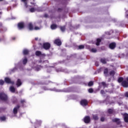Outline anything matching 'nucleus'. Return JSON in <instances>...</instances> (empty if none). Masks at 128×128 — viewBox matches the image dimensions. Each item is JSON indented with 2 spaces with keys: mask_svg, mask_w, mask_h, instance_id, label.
I'll list each match as a JSON object with an SVG mask.
<instances>
[{
  "mask_svg": "<svg viewBox=\"0 0 128 128\" xmlns=\"http://www.w3.org/2000/svg\"><path fill=\"white\" fill-rule=\"evenodd\" d=\"M0 100L3 102L8 100V95L4 92H0Z\"/></svg>",
  "mask_w": 128,
  "mask_h": 128,
  "instance_id": "nucleus-1",
  "label": "nucleus"
},
{
  "mask_svg": "<svg viewBox=\"0 0 128 128\" xmlns=\"http://www.w3.org/2000/svg\"><path fill=\"white\" fill-rule=\"evenodd\" d=\"M4 82L6 84H14V81H12L10 78L8 77L5 78Z\"/></svg>",
  "mask_w": 128,
  "mask_h": 128,
  "instance_id": "nucleus-2",
  "label": "nucleus"
},
{
  "mask_svg": "<svg viewBox=\"0 0 128 128\" xmlns=\"http://www.w3.org/2000/svg\"><path fill=\"white\" fill-rule=\"evenodd\" d=\"M6 32V28L4 27L2 22H0V32Z\"/></svg>",
  "mask_w": 128,
  "mask_h": 128,
  "instance_id": "nucleus-3",
  "label": "nucleus"
},
{
  "mask_svg": "<svg viewBox=\"0 0 128 128\" xmlns=\"http://www.w3.org/2000/svg\"><path fill=\"white\" fill-rule=\"evenodd\" d=\"M18 27L19 30H22V28H24V22L18 23Z\"/></svg>",
  "mask_w": 128,
  "mask_h": 128,
  "instance_id": "nucleus-4",
  "label": "nucleus"
},
{
  "mask_svg": "<svg viewBox=\"0 0 128 128\" xmlns=\"http://www.w3.org/2000/svg\"><path fill=\"white\" fill-rule=\"evenodd\" d=\"M43 46H44V48L45 50H48V48H50V44L48 42L44 43L43 44Z\"/></svg>",
  "mask_w": 128,
  "mask_h": 128,
  "instance_id": "nucleus-5",
  "label": "nucleus"
},
{
  "mask_svg": "<svg viewBox=\"0 0 128 128\" xmlns=\"http://www.w3.org/2000/svg\"><path fill=\"white\" fill-rule=\"evenodd\" d=\"M36 55L37 56H45L46 54H42L40 51H36Z\"/></svg>",
  "mask_w": 128,
  "mask_h": 128,
  "instance_id": "nucleus-6",
  "label": "nucleus"
},
{
  "mask_svg": "<svg viewBox=\"0 0 128 128\" xmlns=\"http://www.w3.org/2000/svg\"><path fill=\"white\" fill-rule=\"evenodd\" d=\"M20 108V105H17L16 107H15L13 110V112L14 114H18V110Z\"/></svg>",
  "mask_w": 128,
  "mask_h": 128,
  "instance_id": "nucleus-7",
  "label": "nucleus"
},
{
  "mask_svg": "<svg viewBox=\"0 0 128 128\" xmlns=\"http://www.w3.org/2000/svg\"><path fill=\"white\" fill-rule=\"evenodd\" d=\"M80 104H81V106H87L88 105V101L86 100H81Z\"/></svg>",
  "mask_w": 128,
  "mask_h": 128,
  "instance_id": "nucleus-8",
  "label": "nucleus"
},
{
  "mask_svg": "<svg viewBox=\"0 0 128 128\" xmlns=\"http://www.w3.org/2000/svg\"><path fill=\"white\" fill-rule=\"evenodd\" d=\"M84 122L86 124H88L90 122V118L88 116H86L84 118Z\"/></svg>",
  "mask_w": 128,
  "mask_h": 128,
  "instance_id": "nucleus-9",
  "label": "nucleus"
},
{
  "mask_svg": "<svg viewBox=\"0 0 128 128\" xmlns=\"http://www.w3.org/2000/svg\"><path fill=\"white\" fill-rule=\"evenodd\" d=\"M54 44H55L57 46H61L62 42H60V39H56L54 40Z\"/></svg>",
  "mask_w": 128,
  "mask_h": 128,
  "instance_id": "nucleus-10",
  "label": "nucleus"
},
{
  "mask_svg": "<svg viewBox=\"0 0 128 128\" xmlns=\"http://www.w3.org/2000/svg\"><path fill=\"white\" fill-rule=\"evenodd\" d=\"M22 84V80H20V79H18L16 83V86H17V88L20 86Z\"/></svg>",
  "mask_w": 128,
  "mask_h": 128,
  "instance_id": "nucleus-11",
  "label": "nucleus"
},
{
  "mask_svg": "<svg viewBox=\"0 0 128 128\" xmlns=\"http://www.w3.org/2000/svg\"><path fill=\"white\" fill-rule=\"evenodd\" d=\"M22 52H23V54L24 56H26V55L28 54H30V50H28V49H24L23 50Z\"/></svg>",
  "mask_w": 128,
  "mask_h": 128,
  "instance_id": "nucleus-12",
  "label": "nucleus"
},
{
  "mask_svg": "<svg viewBox=\"0 0 128 128\" xmlns=\"http://www.w3.org/2000/svg\"><path fill=\"white\" fill-rule=\"evenodd\" d=\"M109 47L111 50H114V48H116V43H114V42L111 43L110 44Z\"/></svg>",
  "mask_w": 128,
  "mask_h": 128,
  "instance_id": "nucleus-13",
  "label": "nucleus"
},
{
  "mask_svg": "<svg viewBox=\"0 0 128 128\" xmlns=\"http://www.w3.org/2000/svg\"><path fill=\"white\" fill-rule=\"evenodd\" d=\"M124 120L126 122H128V114H124Z\"/></svg>",
  "mask_w": 128,
  "mask_h": 128,
  "instance_id": "nucleus-14",
  "label": "nucleus"
},
{
  "mask_svg": "<svg viewBox=\"0 0 128 128\" xmlns=\"http://www.w3.org/2000/svg\"><path fill=\"white\" fill-rule=\"evenodd\" d=\"M122 86L124 88H128V82L126 81H124L122 82Z\"/></svg>",
  "mask_w": 128,
  "mask_h": 128,
  "instance_id": "nucleus-15",
  "label": "nucleus"
},
{
  "mask_svg": "<svg viewBox=\"0 0 128 128\" xmlns=\"http://www.w3.org/2000/svg\"><path fill=\"white\" fill-rule=\"evenodd\" d=\"M28 28L30 30H32V23L30 22V23L28 24Z\"/></svg>",
  "mask_w": 128,
  "mask_h": 128,
  "instance_id": "nucleus-16",
  "label": "nucleus"
},
{
  "mask_svg": "<svg viewBox=\"0 0 128 128\" xmlns=\"http://www.w3.org/2000/svg\"><path fill=\"white\" fill-rule=\"evenodd\" d=\"M112 122H116L118 124H120V119L115 118L112 120Z\"/></svg>",
  "mask_w": 128,
  "mask_h": 128,
  "instance_id": "nucleus-17",
  "label": "nucleus"
},
{
  "mask_svg": "<svg viewBox=\"0 0 128 128\" xmlns=\"http://www.w3.org/2000/svg\"><path fill=\"white\" fill-rule=\"evenodd\" d=\"M20 102L22 104V106H24V104L26 102L25 100H21Z\"/></svg>",
  "mask_w": 128,
  "mask_h": 128,
  "instance_id": "nucleus-18",
  "label": "nucleus"
},
{
  "mask_svg": "<svg viewBox=\"0 0 128 128\" xmlns=\"http://www.w3.org/2000/svg\"><path fill=\"white\" fill-rule=\"evenodd\" d=\"M10 90L11 92H16V88L12 86H10Z\"/></svg>",
  "mask_w": 128,
  "mask_h": 128,
  "instance_id": "nucleus-19",
  "label": "nucleus"
},
{
  "mask_svg": "<svg viewBox=\"0 0 128 128\" xmlns=\"http://www.w3.org/2000/svg\"><path fill=\"white\" fill-rule=\"evenodd\" d=\"M6 120V116H4L0 117V120H1V122H4Z\"/></svg>",
  "mask_w": 128,
  "mask_h": 128,
  "instance_id": "nucleus-20",
  "label": "nucleus"
},
{
  "mask_svg": "<svg viewBox=\"0 0 128 128\" xmlns=\"http://www.w3.org/2000/svg\"><path fill=\"white\" fill-rule=\"evenodd\" d=\"M100 42H102V40L100 38H98L96 40V46H100Z\"/></svg>",
  "mask_w": 128,
  "mask_h": 128,
  "instance_id": "nucleus-21",
  "label": "nucleus"
},
{
  "mask_svg": "<svg viewBox=\"0 0 128 128\" xmlns=\"http://www.w3.org/2000/svg\"><path fill=\"white\" fill-rule=\"evenodd\" d=\"M26 62H28V59L25 58L22 60V64H26Z\"/></svg>",
  "mask_w": 128,
  "mask_h": 128,
  "instance_id": "nucleus-22",
  "label": "nucleus"
},
{
  "mask_svg": "<svg viewBox=\"0 0 128 128\" xmlns=\"http://www.w3.org/2000/svg\"><path fill=\"white\" fill-rule=\"evenodd\" d=\"M101 62H102V64H106V60L104 58H102L100 60Z\"/></svg>",
  "mask_w": 128,
  "mask_h": 128,
  "instance_id": "nucleus-23",
  "label": "nucleus"
},
{
  "mask_svg": "<svg viewBox=\"0 0 128 128\" xmlns=\"http://www.w3.org/2000/svg\"><path fill=\"white\" fill-rule=\"evenodd\" d=\"M52 30H56V24H52L50 26Z\"/></svg>",
  "mask_w": 128,
  "mask_h": 128,
  "instance_id": "nucleus-24",
  "label": "nucleus"
},
{
  "mask_svg": "<svg viewBox=\"0 0 128 128\" xmlns=\"http://www.w3.org/2000/svg\"><path fill=\"white\" fill-rule=\"evenodd\" d=\"M82 48H84V45H80L78 46L79 50H82Z\"/></svg>",
  "mask_w": 128,
  "mask_h": 128,
  "instance_id": "nucleus-25",
  "label": "nucleus"
},
{
  "mask_svg": "<svg viewBox=\"0 0 128 128\" xmlns=\"http://www.w3.org/2000/svg\"><path fill=\"white\" fill-rule=\"evenodd\" d=\"M4 81L2 80H0V86H4Z\"/></svg>",
  "mask_w": 128,
  "mask_h": 128,
  "instance_id": "nucleus-26",
  "label": "nucleus"
},
{
  "mask_svg": "<svg viewBox=\"0 0 128 128\" xmlns=\"http://www.w3.org/2000/svg\"><path fill=\"white\" fill-rule=\"evenodd\" d=\"M40 68H42L40 66H38L37 68H34L35 70H40Z\"/></svg>",
  "mask_w": 128,
  "mask_h": 128,
  "instance_id": "nucleus-27",
  "label": "nucleus"
},
{
  "mask_svg": "<svg viewBox=\"0 0 128 128\" xmlns=\"http://www.w3.org/2000/svg\"><path fill=\"white\" fill-rule=\"evenodd\" d=\"M93 85H94V82H90L88 84V86H93Z\"/></svg>",
  "mask_w": 128,
  "mask_h": 128,
  "instance_id": "nucleus-28",
  "label": "nucleus"
},
{
  "mask_svg": "<svg viewBox=\"0 0 128 128\" xmlns=\"http://www.w3.org/2000/svg\"><path fill=\"white\" fill-rule=\"evenodd\" d=\"M122 80H124V78H120L118 79V82H122Z\"/></svg>",
  "mask_w": 128,
  "mask_h": 128,
  "instance_id": "nucleus-29",
  "label": "nucleus"
},
{
  "mask_svg": "<svg viewBox=\"0 0 128 128\" xmlns=\"http://www.w3.org/2000/svg\"><path fill=\"white\" fill-rule=\"evenodd\" d=\"M93 118H94V120H98V116H96V115H94Z\"/></svg>",
  "mask_w": 128,
  "mask_h": 128,
  "instance_id": "nucleus-30",
  "label": "nucleus"
},
{
  "mask_svg": "<svg viewBox=\"0 0 128 128\" xmlns=\"http://www.w3.org/2000/svg\"><path fill=\"white\" fill-rule=\"evenodd\" d=\"M60 30L62 32H64V30H66L65 26L60 27Z\"/></svg>",
  "mask_w": 128,
  "mask_h": 128,
  "instance_id": "nucleus-31",
  "label": "nucleus"
},
{
  "mask_svg": "<svg viewBox=\"0 0 128 128\" xmlns=\"http://www.w3.org/2000/svg\"><path fill=\"white\" fill-rule=\"evenodd\" d=\"M91 52H96V48H92L91 50Z\"/></svg>",
  "mask_w": 128,
  "mask_h": 128,
  "instance_id": "nucleus-32",
  "label": "nucleus"
},
{
  "mask_svg": "<svg viewBox=\"0 0 128 128\" xmlns=\"http://www.w3.org/2000/svg\"><path fill=\"white\" fill-rule=\"evenodd\" d=\"M101 84H102V86H104V88H106V82H102Z\"/></svg>",
  "mask_w": 128,
  "mask_h": 128,
  "instance_id": "nucleus-33",
  "label": "nucleus"
},
{
  "mask_svg": "<svg viewBox=\"0 0 128 128\" xmlns=\"http://www.w3.org/2000/svg\"><path fill=\"white\" fill-rule=\"evenodd\" d=\"M114 71H112V72H110V76H114Z\"/></svg>",
  "mask_w": 128,
  "mask_h": 128,
  "instance_id": "nucleus-34",
  "label": "nucleus"
},
{
  "mask_svg": "<svg viewBox=\"0 0 128 128\" xmlns=\"http://www.w3.org/2000/svg\"><path fill=\"white\" fill-rule=\"evenodd\" d=\"M112 112H113V110H112V109H109V110H108V112L109 114H112Z\"/></svg>",
  "mask_w": 128,
  "mask_h": 128,
  "instance_id": "nucleus-35",
  "label": "nucleus"
},
{
  "mask_svg": "<svg viewBox=\"0 0 128 128\" xmlns=\"http://www.w3.org/2000/svg\"><path fill=\"white\" fill-rule=\"evenodd\" d=\"M21 2H24L26 6V2H28V0H21Z\"/></svg>",
  "mask_w": 128,
  "mask_h": 128,
  "instance_id": "nucleus-36",
  "label": "nucleus"
},
{
  "mask_svg": "<svg viewBox=\"0 0 128 128\" xmlns=\"http://www.w3.org/2000/svg\"><path fill=\"white\" fill-rule=\"evenodd\" d=\"M108 70L107 68H106L104 70V74H108Z\"/></svg>",
  "mask_w": 128,
  "mask_h": 128,
  "instance_id": "nucleus-37",
  "label": "nucleus"
},
{
  "mask_svg": "<svg viewBox=\"0 0 128 128\" xmlns=\"http://www.w3.org/2000/svg\"><path fill=\"white\" fill-rule=\"evenodd\" d=\"M92 92H94V90H92V88H90V89L88 90V92H89L92 93Z\"/></svg>",
  "mask_w": 128,
  "mask_h": 128,
  "instance_id": "nucleus-38",
  "label": "nucleus"
},
{
  "mask_svg": "<svg viewBox=\"0 0 128 128\" xmlns=\"http://www.w3.org/2000/svg\"><path fill=\"white\" fill-rule=\"evenodd\" d=\"M2 40H4V36H2V38H0V42H2Z\"/></svg>",
  "mask_w": 128,
  "mask_h": 128,
  "instance_id": "nucleus-39",
  "label": "nucleus"
},
{
  "mask_svg": "<svg viewBox=\"0 0 128 128\" xmlns=\"http://www.w3.org/2000/svg\"><path fill=\"white\" fill-rule=\"evenodd\" d=\"M101 122H104V118L102 117L100 118Z\"/></svg>",
  "mask_w": 128,
  "mask_h": 128,
  "instance_id": "nucleus-40",
  "label": "nucleus"
},
{
  "mask_svg": "<svg viewBox=\"0 0 128 128\" xmlns=\"http://www.w3.org/2000/svg\"><path fill=\"white\" fill-rule=\"evenodd\" d=\"M36 7H35L34 8H32V12H36Z\"/></svg>",
  "mask_w": 128,
  "mask_h": 128,
  "instance_id": "nucleus-41",
  "label": "nucleus"
},
{
  "mask_svg": "<svg viewBox=\"0 0 128 128\" xmlns=\"http://www.w3.org/2000/svg\"><path fill=\"white\" fill-rule=\"evenodd\" d=\"M102 94H104V91L103 90H102L100 92Z\"/></svg>",
  "mask_w": 128,
  "mask_h": 128,
  "instance_id": "nucleus-42",
  "label": "nucleus"
},
{
  "mask_svg": "<svg viewBox=\"0 0 128 128\" xmlns=\"http://www.w3.org/2000/svg\"><path fill=\"white\" fill-rule=\"evenodd\" d=\"M30 12H32V7H31L30 10Z\"/></svg>",
  "mask_w": 128,
  "mask_h": 128,
  "instance_id": "nucleus-43",
  "label": "nucleus"
},
{
  "mask_svg": "<svg viewBox=\"0 0 128 128\" xmlns=\"http://www.w3.org/2000/svg\"><path fill=\"white\" fill-rule=\"evenodd\" d=\"M16 102H18L17 100H16L15 101H13V104H16Z\"/></svg>",
  "mask_w": 128,
  "mask_h": 128,
  "instance_id": "nucleus-44",
  "label": "nucleus"
},
{
  "mask_svg": "<svg viewBox=\"0 0 128 128\" xmlns=\"http://www.w3.org/2000/svg\"><path fill=\"white\" fill-rule=\"evenodd\" d=\"M40 29V28H38V27H35L34 28V30H39Z\"/></svg>",
  "mask_w": 128,
  "mask_h": 128,
  "instance_id": "nucleus-45",
  "label": "nucleus"
},
{
  "mask_svg": "<svg viewBox=\"0 0 128 128\" xmlns=\"http://www.w3.org/2000/svg\"><path fill=\"white\" fill-rule=\"evenodd\" d=\"M127 98H128V92H126L125 94Z\"/></svg>",
  "mask_w": 128,
  "mask_h": 128,
  "instance_id": "nucleus-46",
  "label": "nucleus"
},
{
  "mask_svg": "<svg viewBox=\"0 0 128 128\" xmlns=\"http://www.w3.org/2000/svg\"><path fill=\"white\" fill-rule=\"evenodd\" d=\"M55 90V92H60V90Z\"/></svg>",
  "mask_w": 128,
  "mask_h": 128,
  "instance_id": "nucleus-47",
  "label": "nucleus"
},
{
  "mask_svg": "<svg viewBox=\"0 0 128 128\" xmlns=\"http://www.w3.org/2000/svg\"><path fill=\"white\" fill-rule=\"evenodd\" d=\"M96 66H98V62H96Z\"/></svg>",
  "mask_w": 128,
  "mask_h": 128,
  "instance_id": "nucleus-48",
  "label": "nucleus"
},
{
  "mask_svg": "<svg viewBox=\"0 0 128 128\" xmlns=\"http://www.w3.org/2000/svg\"><path fill=\"white\" fill-rule=\"evenodd\" d=\"M12 40H16V38L13 37V38H12Z\"/></svg>",
  "mask_w": 128,
  "mask_h": 128,
  "instance_id": "nucleus-49",
  "label": "nucleus"
},
{
  "mask_svg": "<svg viewBox=\"0 0 128 128\" xmlns=\"http://www.w3.org/2000/svg\"><path fill=\"white\" fill-rule=\"evenodd\" d=\"M38 40V38H35V40Z\"/></svg>",
  "mask_w": 128,
  "mask_h": 128,
  "instance_id": "nucleus-50",
  "label": "nucleus"
},
{
  "mask_svg": "<svg viewBox=\"0 0 128 128\" xmlns=\"http://www.w3.org/2000/svg\"><path fill=\"white\" fill-rule=\"evenodd\" d=\"M0 14H2V12H0Z\"/></svg>",
  "mask_w": 128,
  "mask_h": 128,
  "instance_id": "nucleus-51",
  "label": "nucleus"
},
{
  "mask_svg": "<svg viewBox=\"0 0 128 128\" xmlns=\"http://www.w3.org/2000/svg\"><path fill=\"white\" fill-rule=\"evenodd\" d=\"M45 16L46 18L48 16V14H45Z\"/></svg>",
  "mask_w": 128,
  "mask_h": 128,
  "instance_id": "nucleus-52",
  "label": "nucleus"
},
{
  "mask_svg": "<svg viewBox=\"0 0 128 128\" xmlns=\"http://www.w3.org/2000/svg\"><path fill=\"white\" fill-rule=\"evenodd\" d=\"M0 2H4V0H0Z\"/></svg>",
  "mask_w": 128,
  "mask_h": 128,
  "instance_id": "nucleus-53",
  "label": "nucleus"
},
{
  "mask_svg": "<svg viewBox=\"0 0 128 128\" xmlns=\"http://www.w3.org/2000/svg\"><path fill=\"white\" fill-rule=\"evenodd\" d=\"M126 80H128V78H126Z\"/></svg>",
  "mask_w": 128,
  "mask_h": 128,
  "instance_id": "nucleus-54",
  "label": "nucleus"
},
{
  "mask_svg": "<svg viewBox=\"0 0 128 128\" xmlns=\"http://www.w3.org/2000/svg\"><path fill=\"white\" fill-rule=\"evenodd\" d=\"M2 18V16H0V19H1Z\"/></svg>",
  "mask_w": 128,
  "mask_h": 128,
  "instance_id": "nucleus-55",
  "label": "nucleus"
},
{
  "mask_svg": "<svg viewBox=\"0 0 128 128\" xmlns=\"http://www.w3.org/2000/svg\"><path fill=\"white\" fill-rule=\"evenodd\" d=\"M119 105L120 106V104H119Z\"/></svg>",
  "mask_w": 128,
  "mask_h": 128,
  "instance_id": "nucleus-56",
  "label": "nucleus"
},
{
  "mask_svg": "<svg viewBox=\"0 0 128 128\" xmlns=\"http://www.w3.org/2000/svg\"><path fill=\"white\" fill-rule=\"evenodd\" d=\"M126 14H128V12H126Z\"/></svg>",
  "mask_w": 128,
  "mask_h": 128,
  "instance_id": "nucleus-57",
  "label": "nucleus"
}]
</instances>
